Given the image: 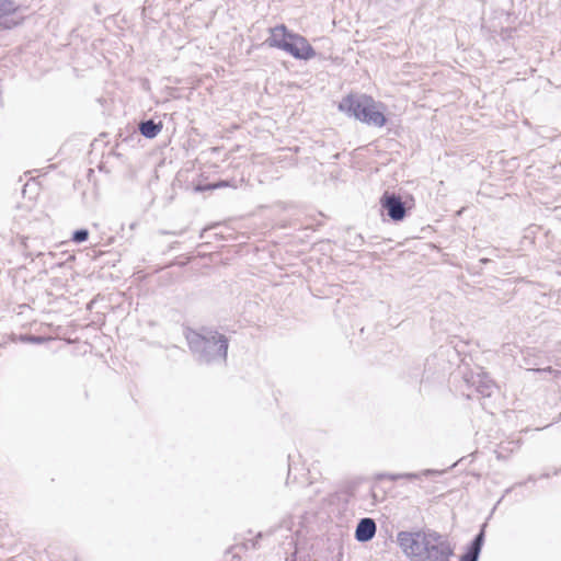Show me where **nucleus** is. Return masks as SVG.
Listing matches in <instances>:
<instances>
[{
  "mask_svg": "<svg viewBox=\"0 0 561 561\" xmlns=\"http://www.w3.org/2000/svg\"><path fill=\"white\" fill-rule=\"evenodd\" d=\"M397 541L411 561H450L454 549L436 531H400Z\"/></svg>",
  "mask_w": 561,
  "mask_h": 561,
  "instance_id": "1",
  "label": "nucleus"
},
{
  "mask_svg": "<svg viewBox=\"0 0 561 561\" xmlns=\"http://www.w3.org/2000/svg\"><path fill=\"white\" fill-rule=\"evenodd\" d=\"M185 336L190 350L198 362L205 364L226 363L229 341L224 334L214 330H203L202 332L188 330Z\"/></svg>",
  "mask_w": 561,
  "mask_h": 561,
  "instance_id": "2",
  "label": "nucleus"
},
{
  "mask_svg": "<svg viewBox=\"0 0 561 561\" xmlns=\"http://www.w3.org/2000/svg\"><path fill=\"white\" fill-rule=\"evenodd\" d=\"M340 111L374 127L385 126L387 119L375 100L366 94H348L339 104Z\"/></svg>",
  "mask_w": 561,
  "mask_h": 561,
  "instance_id": "3",
  "label": "nucleus"
},
{
  "mask_svg": "<svg viewBox=\"0 0 561 561\" xmlns=\"http://www.w3.org/2000/svg\"><path fill=\"white\" fill-rule=\"evenodd\" d=\"M283 46L284 51L297 59L309 60L316 56L313 47L299 34L293 33L291 36H289L288 43Z\"/></svg>",
  "mask_w": 561,
  "mask_h": 561,
  "instance_id": "4",
  "label": "nucleus"
},
{
  "mask_svg": "<svg viewBox=\"0 0 561 561\" xmlns=\"http://www.w3.org/2000/svg\"><path fill=\"white\" fill-rule=\"evenodd\" d=\"M380 204L387 210V215L391 220L401 221L405 217V205L400 196L386 192L380 199Z\"/></svg>",
  "mask_w": 561,
  "mask_h": 561,
  "instance_id": "5",
  "label": "nucleus"
},
{
  "mask_svg": "<svg viewBox=\"0 0 561 561\" xmlns=\"http://www.w3.org/2000/svg\"><path fill=\"white\" fill-rule=\"evenodd\" d=\"M18 5L12 0H0V26L11 30L21 23L15 13Z\"/></svg>",
  "mask_w": 561,
  "mask_h": 561,
  "instance_id": "6",
  "label": "nucleus"
},
{
  "mask_svg": "<svg viewBox=\"0 0 561 561\" xmlns=\"http://www.w3.org/2000/svg\"><path fill=\"white\" fill-rule=\"evenodd\" d=\"M466 382L474 387L477 392L484 398L491 397L495 388L493 380L483 371L471 374L466 378Z\"/></svg>",
  "mask_w": 561,
  "mask_h": 561,
  "instance_id": "7",
  "label": "nucleus"
},
{
  "mask_svg": "<svg viewBox=\"0 0 561 561\" xmlns=\"http://www.w3.org/2000/svg\"><path fill=\"white\" fill-rule=\"evenodd\" d=\"M291 34L293 33L289 32L284 24H280L270 28V37L265 41V43L270 47H275L283 50V45L288 43L289 36H291Z\"/></svg>",
  "mask_w": 561,
  "mask_h": 561,
  "instance_id": "8",
  "label": "nucleus"
},
{
  "mask_svg": "<svg viewBox=\"0 0 561 561\" xmlns=\"http://www.w3.org/2000/svg\"><path fill=\"white\" fill-rule=\"evenodd\" d=\"M377 527L374 519L362 518L355 529V539L359 542H367L375 537Z\"/></svg>",
  "mask_w": 561,
  "mask_h": 561,
  "instance_id": "9",
  "label": "nucleus"
},
{
  "mask_svg": "<svg viewBox=\"0 0 561 561\" xmlns=\"http://www.w3.org/2000/svg\"><path fill=\"white\" fill-rule=\"evenodd\" d=\"M484 542V530H480L479 534L476 535L473 540L467 548V551L460 557L459 561H478L479 556Z\"/></svg>",
  "mask_w": 561,
  "mask_h": 561,
  "instance_id": "10",
  "label": "nucleus"
},
{
  "mask_svg": "<svg viewBox=\"0 0 561 561\" xmlns=\"http://www.w3.org/2000/svg\"><path fill=\"white\" fill-rule=\"evenodd\" d=\"M138 129L144 137L152 139L161 131L162 123H156L153 119L142 121L139 123Z\"/></svg>",
  "mask_w": 561,
  "mask_h": 561,
  "instance_id": "11",
  "label": "nucleus"
},
{
  "mask_svg": "<svg viewBox=\"0 0 561 561\" xmlns=\"http://www.w3.org/2000/svg\"><path fill=\"white\" fill-rule=\"evenodd\" d=\"M89 238V231L87 229L76 230L72 234V241L77 243H81L87 241Z\"/></svg>",
  "mask_w": 561,
  "mask_h": 561,
  "instance_id": "12",
  "label": "nucleus"
},
{
  "mask_svg": "<svg viewBox=\"0 0 561 561\" xmlns=\"http://www.w3.org/2000/svg\"><path fill=\"white\" fill-rule=\"evenodd\" d=\"M226 186H229V182H227V181H218L216 183L209 184L207 186V188L216 190V188H221V187H226Z\"/></svg>",
  "mask_w": 561,
  "mask_h": 561,
  "instance_id": "13",
  "label": "nucleus"
},
{
  "mask_svg": "<svg viewBox=\"0 0 561 561\" xmlns=\"http://www.w3.org/2000/svg\"><path fill=\"white\" fill-rule=\"evenodd\" d=\"M23 341L39 344L44 341V339L42 336L26 335L23 337Z\"/></svg>",
  "mask_w": 561,
  "mask_h": 561,
  "instance_id": "14",
  "label": "nucleus"
},
{
  "mask_svg": "<svg viewBox=\"0 0 561 561\" xmlns=\"http://www.w3.org/2000/svg\"><path fill=\"white\" fill-rule=\"evenodd\" d=\"M399 478L415 479V478H417V474L416 473H405V474H399V476L391 477L392 480H397Z\"/></svg>",
  "mask_w": 561,
  "mask_h": 561,
  "instance_id": "15",
  "label": "nucleus"
}]
</instances>
